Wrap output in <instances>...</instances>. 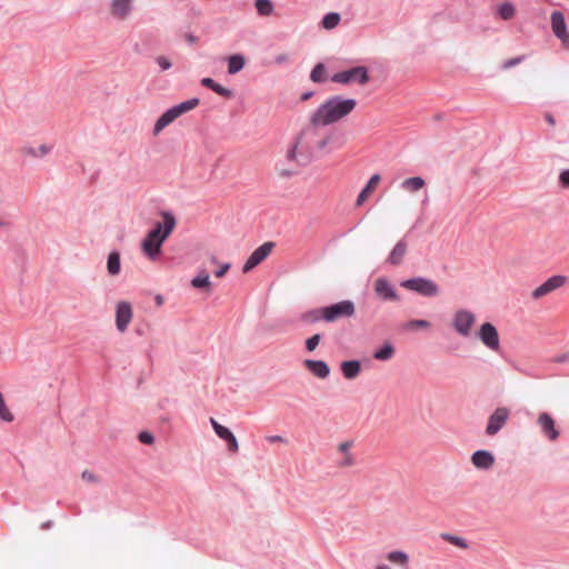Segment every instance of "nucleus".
Wrapping results in <instances>:
<instances>
[{"instance_id":"obj_49","label":"nucleus","mask_w":569,"mask_h":569,"mask_svg":"<svg viewBox=\"0 0 569 569\" xmlns=\"http://www.w3.org/2000/svg\"><path fill=\"white\" fill-rule=\"evenodd\" d=\"M267 440L269 442H281V443L286 442V439L282 436H279V435L269 436V437H267Z\"/></svg>"},{"instance_id":"obj_2","label":"nucleus","mask_w":569,"mask_h":569,"mask_svg":"<svg viewBox=\"0 0 569 569\" xmlns=\"http://www.w3.org/2000/svg\"><path fill=\"white\" fill-rule=\"evenodd\" d=\"M357 107V100L333 96L321 103L310 116L313 126H330L349 116Z\"/></svg>"},{"instance_id":"obj_12","label":"nucleus","mask_w":569,"mask_h":569,"mask_svg":"<svg viewBox=\"0 0 569 569\" xmlns=\"http://www.w3.org/2000/svg\"><path fill=\"white\" fill-rule=\"evenodd\" d=\"M566 282H567L566 276H561V274L552 276L551 278L546 280L542 284L537 287L532 291L531 296L533 299H540V298L551 293L552 291L563 287L566 284Z\"/></svg>"},{"instance_id":"obj_29","label":"nucleus","mask_w":569,"mask_h":569,"mask_svg":"<svg viewBox=\"0 0 569 569\" xmlns=\"http://www.w3.org/2000/svg\"><path fill=\"white\" fill-rule=\"evenodd\" d=\"M244 58L241 54H232L228 58V72L234 74L244 67Z\"/></svg>"},{"instance_id":"obj_43","label":"nucleus","mask_w":569,"mask_h":569,"mask_svg":"<svg viewBox=\"0 0 569 569\" xmlns=\"http://www.w3.org/2000/svg\"><path fill=\"white\" fill-rule=\"evenodd\" d=\"M138 438L144 445H151L154 441L153 436L151 433L147 432V431L140 432Z\"/></svg>"},{"instance_id":"obj_31","label":"nucleus","mask_w":569,"mask_h":569,"mask_svg":"<svg viewBox=\"0 0 569 569\" xmlns=\"http://www.w3.org/2000/svg\"><path fill=\"white\" fill-rule=\"evenodd\" d=\"M516 9L512 3L503 2L498 6V14L502 20H510L515 17Z\"/></svg>"},{"instance_id":"obj_20","label":"nucleus","mask_w":569,"mask_h":569,"mask_svg":"<svg viewBox=\"0 0 569 569\" xmlns=\"http://www.w3.org/2000/svg\"><path fill=\"white\" fill-rule=\"evenodd\" d=\"M51 151V146L42 143L38 147L23 146L19 152L24 159L28 158H43Z\"/></svg>"},{"instance_id":"obj_42","label":"nucleus","mask_w":569,"mask_h":569,"mask_svg":"<svg viewBox=\"0 0 569 569\" xmlns=\"http://www.w3.org/2000/svg\"><path fill=\"white\" fill-rule=\"evenodd\" d=\"M559 184L563 189H569V169H565L560 172Z\"/></svg>"},{"instance_id":"obj_1","label":"nucleus","mask_w":569,"mask_h":569,"mask_svg":"<svg viewBox=\"0 0 569 569\" xmlns=\"http://www.w3.org/2000/svg\"><path fill=\"white\" fill-rule=\"evenodd\" d=\"M309 122L305 127L295 142L288 148L286 158L290 162L302 164L308 161L316 150H326L333 139V133L320 136L319 128Z\"/></svg>"},{"instance_id":"obj_32","label":"nucleus","mask_w":569,"mask_h":569,"mask_svg":"<svg viewBox=\"0 0 569 569\" xmlns=\"http://www.w3.org/2000/svg\"><path fill=\"white\" fill-rule=\"evenodd\" d=\"M395 348L390 343H386L381 349L373 353V358L380 361H386L392 358Z\"/></svg>"},{"instance_id":"obj_27","label":"nucleus","mask_w":569,"mask_h":569,"mask_svg":"<svg viewBox=\"0 0 569 569\" xmlns=\"http://www.w3.org/2000/svg\"><path fill=\"white\" fill-rule=\"evenodd\" d=\"M300 320L303 323H308V325L316 323L320 320L325 321L323 307L302 312L300 316Z\"/></svg>"},{"instance_id":"obj_37","label":"nucleus","mask_w":569,"mask_h":569,"mask_svg":"<svg viewBox=\"0 0 569 569\" xmlns=\"http://www.w3.org/2000/svg\"><path fill=\"white\" fill-rule=\"evenodd\" d=\"M339 21H340V16L338 13L331 12L323 17L322 27L325 29L330 30V29H333L335 27H337Z\"/></svg>"},{"instance_id":"obj_56","label":"nucleus","mask_w":569,"mask_h":569,"mask_svg":"<svg viewBox=\"0 0 569 569\" xmlns=\"http://www.w3.org/2000/svg\"><path fill=\"white\" fill-rule=\"evenodd\" d=\"M376 569H390V568L386 565H379L376 567Z\"/></svg>"},{"instance_id":"obj_4","label":"nucleus","mask_w":569,"mask_h":569,"mask_svg":"<svg viewBox=\"0 0 569 569\" xmlns=\"http://www.w3.org/2000/svg\"><path fill=\"white\" fill-rule=\"evenodd\" d=\"M199 99L193 98L168 109L154 123L153 134L158 136L166 127H168L183 113L193 110L199 106Z\"/></svg>"},{"instance_id":"obj_40","label":"nucleus","mask_w":569,"mask_h":569,"mask_svg":"<svg viewBox=\"0 0 569 569\" xmlns=\"http://www.w3.org/2000/svg\"><path fill=\"white\" fill-rule=\"evenodd\" d=\"M320 340H321V336L318 335V333L311 336L310 338H308L307 341H306L307 350L310 351V352L313 351L318 347Z\"/></svg>"},{"instance_id":"obj_13","label":"nucleus","mask_w":569,"mask_h":569,"mask_svg":"<svg viewBox=\"0 0 569 569\" xmlns=\"http://www.w3.org/2000/svg\"><path fill=\"white\" fill-rule=\"evenodd\" d=\"M273 243L272 242H264L260 247H258L248 258L246 263L243 264L242 271L243 273H248L251 271L254 267L260 264L272 251Z\"/></svg>"},{"instance_id":"obj_19","label":"nucleus","mask_w":569,"mask_h":569,"mask_svg":"<svg viewBox=\"0 0 569 569\" xmlns=\"http://www.w3.org/2000/svg\"><path fill=\"white\" fill-rule=\"evenodd\" d=\"M305 367L317 378L326 379L330 375L329 366L322 360H305Z\"/></svg>"},{"instance_id":"obj_55","label":"nucleus","mask_w":569,"mask_h":569,"mask_svg":"<svg viewBox=\"0 0 569 569\" xmlns=\"http://www.w3.org/2000/svg\"><path fill=\"white\" fill-rule=\"evenodd\" d=\"M210 262H211L212 264H218V259H217V257H216V256H211V257H210Z\"/></svg>"},{"instance_id":"obj_50","label":"nucleus","mask_w":569,"mask_h":569,"mask_svg":"<svg viewBox=\"0 0 569 569\" xmlns=\"http://www.w3.org/2000/svg\"><path fill=\"white\" fill-rule=\"evenodd\" d=\"M274 61H276L277 63H279V64H280V63H284V62H287V61H288V56H287V54H284V53L279 54V56H277V57L274 58Z\"/></svg>"},{"instance_id":"obj_26","label":"nucleus","mask_w":569,"mask_h":569,"mask_svg":"<svg viewBox=\"0 0 569 569\" xmlns=\"http://www.w3.org/2000/svg\"><path fill=\"white\" fill-rule=\"evenodd\" d=\"M191 286L196 289H204L210 291L211 281L207 270H200L198 274L191 280Z\"/></svg>"},{"instance_id":"obj_54","label":"nucleus","mask_w":569,"mask_h":569,"mask_svg":"<svg viewBox=\"0 0 569 569\" xmlns=\"http://www.w3.org/2000/svg\"><path fill=\"white\" fill-rule=\"evenodd\" d=\"M311 96H312V92H307V93H303V94H302L301 99H302L303 101H306V100H308Z\"/></svg>"},{"instance_id":"obj_8","label":"nucleus","mask_w":569,"mask_h":569,"mask_svg":"<svg viewBox=\"0 0 569 569\" xmlns=\"http://www.w3.org/2000/svg\"><path fill=\"white\" fill-rule=\"evenodd\" d=\"M331 81L342 84L358 82L366 84L369 81V73L366 67H355L349 70L340 71L331 77Z\"/></svg>"},{"instance_id":"obj_53","label":"nucleus","mask_w":569,"mask_h":569,"mask_svg":"<svg viewBox=\"0 0 569 569\" xmlns=\"http://www.w3.org/2000/svg\"><path fill=\"white\" fill-rule=\"evenodd\" d=\"M156 302H157V305H158V306H161V305L163 303V298H162L161 296H159V295H158V296L156 297Z\"/></svg>"},{"instance_id":"obj_6","label":"nucleus","mask_w":569,"mask_h":569,"mask_svg":"<svg viewBox=\"0 0 569 569\" xmlns=\"http://www.w3.org/2000/svg\"><path fill=\"white\" fill-rule=\"evenodd\" d=\"M356 313L355 303L350 300H342L337 303L323 307L326 322H335L343 318H351Z\"/></svg>"},{"instance_id":"obj_41","label":"nucleus","mask_w":569,"mask_h":569,"mask_svg":"<svg viewBox=\"0 0 569 569\" xmlns=\"http://www.w3.org/2000/svg\"><path fill=\"white\" fill-rule=\"evenodd\" d=\"M217 94L223 97V98H231L232 97V91L230 89H227L224 87H222L221 84L217 83L214 84L213 87V90Z\"/></svg>"},{"instance_id":"obj_44","label":"nucleus","mask_w":569,"mask_h":569,"mask_svg":"<svg viewBox=\"0 0 569 569\" xmlns=\"http://www.w3.org/2000/svg\"><path fill=\"white\" fill-rule=\"evenodd\" d=\"M156 61H157L158 66L161 68V70H163V71L168 70L171 67L170 60L163 56L157 57Z\"/></svg>"},{"instance_id":"obj_36","label":"nucleus","mask_w":569,"mask_h":569,"mask_svg":"<svg viewBox=\"0 0 569 569\" xmlns=\"http://www.w3.org/2000/svg\"><path fill=\"white\" fill-rule=\"evenodd\" d=\"M0 419L6 422H12L14 420L13 413L9 410L4 402V398L0 392Z\"/></svg>"},{"instance_id":"obj_18","label":"nucleus","mask_w":569,"mask_h":569,"mask_svg":"<svg viewBox=\"0 0 569 569\" xmlns=\"http://www.w3.org/2000/svg\"><path fill=\"white\" fill-rule=\"evenodd\" d=\"M471 462L478 469L488 470L493 466L495 457L487 450H478L472 453Z\"/></svg>"},{"instance_id":"obj_21","label":"nucleus","mask_w":569,"mask_h":569,"mask_svg":"<svg viewBox=\"0 0 569 569\" xmlns=\"http://www.w3.org/2000/svg\"><path fill=\"white\" fill-rule=\"evenodd\" d=\"M381 178L379 174H373L368 183L366 184V187L361 190V192L359 193L358 198H357V201H356V204L358 207H361L366 201L367 199L370 197V194L376 190V188L378 187L379 182H380Z\"/></svg>"},{"instance_id":"obj_30","label":"nucleus","mask_w":569,"mask_h":569,"mask_svg":"<svg viewBox=\"0 0 569 569\" xmlns=\"http://www.w3.org/2000/svg\"><path fill=\"white\" fill-rule=\"evenodd\" d=\"M120 254L118 252H110L107 261V269L109 274L117 276L120 272Z\"/></svg>"},{"instance_id":"obj_38","label":"nucleus","mask_w":569,"mask_h":569,"mask_svg":"<svg viewBox=\"0 0 569 569\" xmlns=\"http://www.w3.org/2000/svg\"><path fill=\"white\" fill-rule=\"evenodd\" d=\"M310 79L313 82H323L326 80V69L322 63H318L311 71Z\"/></svg>"},{"instance_id":"obj_51","label":"nucleus","mask_w":569,"mask_h":569,"mask_svg":"<svg viewBox=\"0 0 569 569\" xmlns=\"http://www.w3.org/2000/svg\"><path fill=\"white\" fill-rule=\"evenodd\" d=\"M545 119L549 124L555 126L556 121L552 114L546 113Z\"/></svg>"},{"instance_id":"obj_11","label":"nucleus","mask_w":569,"mask_h":569,"mask_svg":"<svg viewBox=\"0 0 569 569\" xmlns=\"http://www.w3.org/2000/svg\"><path fill=\"white\" fill-rule=\"evenodd\" d=\"M510 417V410L506 407L497 408L488 418L486 433L490 437L497 435Z\"/></svg>"},{"instance_id":"obj_22","label":"nucleus","mask_w":569,"mask_h":569,"mask_svg":"<svg viewBox=\"0 0 569 569\" xmlns=\"http://www.w3.org/2000/svg\"><path fill=\"white\" fill-rule=\"evenodd\" d=\"M351 447L352 441H343L338 446V451L342 453V458L338 462L339 467L348 468L355 465L353 455L350 452Z\"/></svg>"},{"instance_id":"obj_47","label":"nucleus","mask_w":569,"mask_h":569,"mask_svg":"<svg viewBox=\"0 0 569 569\" xmlns=\"http://www.w3.org/2000/svg\"><path fill=\"white\" fill-rule=\"evenodd\" d=\"M82 479L88 482H98L99 481V478L93 472H91L89 470H84L82 472Z\"/></svg>"},{"instance_id":"obj_24","label":"nucleus","mask_w":569,"mask_h":569,"mask_svg":"<svg viewBox=\"0 0 569 569\" xmlns=\"http://www.w3.org/2000/svg\"><path fill=\"white\" fill-rule=\"evenodd\" d=\"M131 9V0H112L111 13L112 16L124 19Z\"/></svg>"},{"instance_id":"obj_16","label":"nucleus","mask_w":569,"mask_h":569,"mask_svg":"<svg viewBox=\"0 0 569 569\" xmlns=\"http://www.w3.org/2000/svg\"><path fill=\"white\" fill-rule=\"evenodd\" d=\"M210 423H211L214 432L217 433V436L219 438H221L222 440L227 441L228 450L232 453L238 452L239 445H238V440L234 437V435L227 427L217 422L216 419H213V418H210Z\"/></svg>"},{"instance_id":"obj_7","label":"nucleus","mask_w":569,"mask_h":569,"mask_svg":"<svg viewBox=\"0 0 569 569\" xmlns=\"http://www.w3.org/2000/svg\"><path fill=\"white\" fill-rule=\"evenodd\" d=\"M401 287L415 291L423 297H435L439 293L436 282L426 278H413L401 282Z\"/></svg>"},{"instance_id":"obj_39","label":"nucleus","mask_w":569,"mask_h":569,"mask_svg":"<svg viewBox=\"0 0 569 569\" xmlns=\"http://www.w3.org/2000/svg\"><path fill=\"white\" fill-rule=\"evenodd\" d=\"M429 327L430 322L427 320H411L405 325V328L408 330L427 329Z\"/></svg>"},{"instance_id":"obj_15","label":"nucleus","mask_w":569,"mask_h":569,"mask_svg":"<svg viewBox=\"0 0 569 569\" xmlns=\"http://www.w3.org/2000/svg\"><path fill=\"white\" fill-rule=\"evenodd\" d=\"M375 293L382 300L398 301L399 296L389 280L377 278L373 282Z\"/></svg>"},{"instance_id":"obj_17","label":"nucleus","mask_w":569,"mask_h":569,"mask_svg":"<svg viewBox=\"0 0 569 569\" xmlns=\"http://www.w3.org/2000/svg\"><path fill=\"white\" fill-rule=\"evenodd\" d=\"M538 425L541 428L542 433L550 440L555 441L559 437V431L556 428V422L553 418L547 413L542 412L538 416Z\"/></svg>"},{"instance_id":"obj_25","label":"nucleus","mask_w":569,"mask_h":569,"mask_svg":"<svg viewBox=\"0 0 569 569\" xmlns=\"http://www.w3.org/2000/svg\"><path fill=\"white\" fill-rule=\"evenodd\" d=\"M342 375L346 379H355L361 371V363L358 360L343 361L340 366Z\"/></svg>"},{"instance_id":"obj_52","label":"nucleus","mask_w":569,"mask_h":569,"mask_svg":"<svg viewBox=\"0 0 569 569\" xmlns=\"http://www.w3.org/2000/svg\"><path fill=\"white\" fill-rule=\"evenodd\" d=\"M280 176L281 177H289L291 176L293 172L292 171H287V170H280L279 171Z\"/></svg>"},{"instance_id":"obj_35","label":"nucleus","mask_w":569,"mask_h":569,"mask_svg":"<svg viewBox=\"0 0 569 569\" xmlns=\"http://www.w3.org/2000/svg\"><path fill=\"white\" fill-rule=\"evenodd\" d=\"M256 8L259 14L263 17L270 16L273 11V4L270 0H257Z\"/></svg>"},{"instance_id":"obj_46","label":"nucleus","mask_w":569,"mask_h":569,"mask_svg":"<svg viewBox=\"0 0 569 569\" xmlns=\"http://www.w3.org/2000/svg\"><path fill=\"white\" fill-rule=\"evenodd\" d=\"M522 59H523V57H517V58L509 59L503 62L502 68L509 69L513 66H517L518 63H520L522 61Z\"/></svg>"},{"instance_id":"obj_45","label":"nucleus","mask_w":569,"mask_h":569,"mask_svg":"<svg viewBox=\"0 0 569 569\" xmlns=\"http://www.w3.org/2000/svg\"><path fill=\"white\" fill-rule=\"evenodd\" d=\"M231 264L229 262H224L220 266L218 270L214 271V276L217 278H222L230 269Z\"/></svg>"},{"instance_id":"obj_10","label":"nucleus","mask_w":569,"mask_h":569,"mask_svg":"<svg viewBox=\"0 0 569 569\" xmlns=\"http://www.w3.org/2000/svg\"><path fill=\"white\" fill-rule=\"evenodd\" d=\"M478 338L488 349L496 352L500 350L499 333L497 328L492 323H482L478 331Z\"/></svg>"},{"instance_id":"obj_14","label":"nucleus","mask_w":569,"mask_h":569,"mask_svg":"<svg viewBox=\"0 0 569 569\" xmlns=\"http://www.w3.org/2000/svg\"><path fill=\"white\" fill-rule=\"evenodd\" d=\"M132 308L127 301H120L116 306V327L120 332H124L132 320Z\"/></svg>"},{"instance_id":"obj_33","label":"nucleus","mask_w":569,"mask_h":569,"mask_svg":"<svg viewBox=\"0 0 569 569\" xmlns=\"http://www.w3.org/2000/svg\"><path fill=\"white\" fill-rule=\"evenodd\" d=\"M440 538L458 548H461V549H467L468 548V543L466 542V540L461 537H458V536H453V535H450V533H441L440 535Z\"/></svg>"},{"instance_id":"obj_48","label":"nucleus","mask_w":569,"mask_h":569,"mask_svg":"<svg viewBox=\"0 0 569 569\" xmlns=\"http://www.w3.org/2000/svg\"><path fill=\"white\" fill-rule=\"evenodd\" d=\"M201 84L206 88L213 90L216 82L211 78L201 79Z\"/></svg>"},{"instance_id":"obj_9","label":"nucleus","mask_w":569,"mask_h":569,"mask_svg":"<svg viewBox=\"0 0 569 569\" xmlns=\"http://www.w3.org/2000/svg\"><path fill=\"white\" fill-rule=\"evenodd\" d=\"M551 30L557 39L560 40L563 49H569V32L565 14L561 11H552L550 14Z\"/></svg>"},{"instance_id":"obj_28","label":"nucleus","mask_w":569,"mask_h":569,"mask_svg":"<svg viewBox=\"0 0 569 569\" xmlns=\"http://www.w3.org/2000/svg\"><path fill=\"white\" fill-rule=\"evenodd\" d=\"M426 186V182L422 178L420 177H412V178H408L406 180L402 181L401 183V187L409 191V192H416V191H419L421 190L423 187Z\"/></svg>"},{"instance_id":"obj_34","label":"nucleus","mask_w":569,"mask_h":569,"mask_svg":"<svg viewBox=\"0 0 569 569\" xmlns=\"http://www.w3.org/2000/svg\"><path fill=\"white\" fill-rule=\"evenodd\" d=\"M387 559L399 566H407L408 556L403 551H391L387 555Z\"/></svg>"},{"instance_id":"obj_23","label":"nucleus","mask_w":569,"mask_h":569,"mask_svg":"<svg viewBox=\"0 0 569 569\" xmlns=\"http://www.w3.org/2000/svg\"><path fill=\"white\" fill-rule=\"evenodd\" d=\"M407 253V243L403 240H400L396 243L392 251L390 252L387 262H389L392 266H399L405 256Z\"/></svg>"},{"instance_id":"obj_3","label":"nucleus","mask_w":569,"mask_h":569,"mask_svg":"<svg viewBox=\"0 0 569 569\" xmlns=\"http://www.w3.org/2000/svg\"><path fill=\"white\" fill-rule=\"evenodd\" d=\"M162 218L163 222L158 223L149 231L141 243L143 253L150 259H154L160 254L162 243L170 236L176 226V219L169 212H163Z\"/></svg>"},{"instance_id":"obj_5","label":"nucleus","mask_w":569,"mask_h":569,"mask_svg":"<svg viewBox=\"0 0 569 569\" xmlns=\"http://www.w3.org/2000/svg\"><path fill=\"white\" fill-rule=\"evenodd\" d=\"M476 321L477 318L472 311L459 309L452 316L451 326L461 337H470Z\"/></svg>"}]
</instances>
